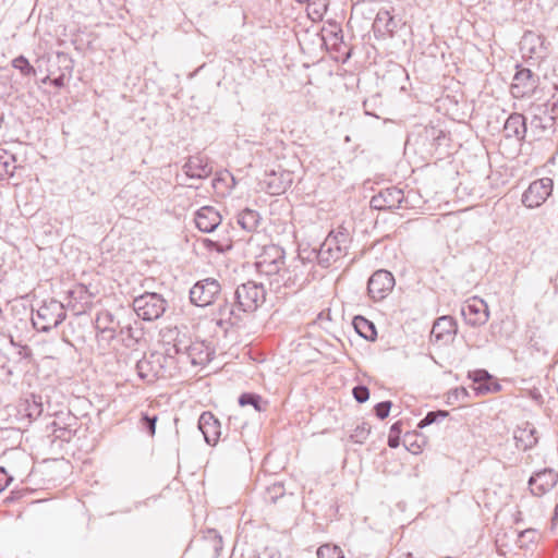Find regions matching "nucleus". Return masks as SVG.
I'll return each mask as SVG.
<instances>
[{"label": "nucleus", "mask_w": 558, "mask_h": 558, "mask_svg": "<svg viewBox=\"0 0 558 558\" xmlns=\"http://www.w3.org/2000/svg\"><path fill=\"white\" fill-rule=\"evenodd\" d=\"M554 182L550 178L533 181L522 195V204L527 208L539 207L551 195Z\"/></svg>", "instance_id": "nucleus-9"}, {"label": "nucleus", "mask_w": 558, "mask_h": 558, "mask_svg": "<svg viewBox=\"0 0 558 558\" xmlns=\"http://www.w3.org/2000/svg\"><path fill=\"white\" fill-rule=\"evenodd\" d=\"M553 520H558V502L556 504L555 509H554Z\"/></svg>", "instance_id": "nucleus-51"}, {"label": "nucleus", "mask_w": 558, "mask_h": 558, "mask_svg": "<svg viewBox=\"0 0 558 558\" xmlns=\"http://www.w3.org/2000/svg\"><path fill=\"white\" fill-rule=\"evenodd\" d=\"M143 337V329L137 320L123 319L118 328V337L122 344L126 348H134Z\"/></svg>", "instance_id": "nucleus-20"}, {"label": "nucleus", "mask_w": 558, "mask_h": 558, "mask_svg": "<svg viewBox=\"0 0 558 558\" xmlns=\"http://www.w3.org/2000/svg\"><path fill=\"white\" fill-rule=\"evenodd\" d=\"M242 314L244 313L242 310L238 308V304L234 300L233 302L225 300V302L219 305L217 311V325L220 327L235 326L242 320Z\"/></svg>", "instance_id": "nucleus-23"}, {"label": "nucleus", "mask_w": 558, "mask_h": 558, "mask_svg": "<svg viewBox=\"0 0 558 558\" xmlns=\"http://www.w3.org/2000/svg\"><path fill=\"white\" fill-rule=\"evenodd\" d=\"M391 401H383L374 407L375 414L378 418L384 420L389 415L391 409Z\"/></svg>", "instance_id": "nucleus-45"}, {"label": "nucleus", "mask_w": 558, "mask_h": 558, "mask_svg": "<svg viewBox=\"0 0 558 558\" xmlns=\"http://www.w3.org/2000/svg\"><path fill=\"white\" fill-rule=\"evenodd\" d=\"M402 423L400 421L393 423L390 427L388 436V446L390 448H397L400 444V434L402 432Z\"/></svg>", "instance_id": "nucleus-42"}, {"label": "nucleus", "mask_w": 558, "mask_h": 558, "mask_svg": "<svg viewBox=\"0 0 558 558\" xmlns=\"http://www.w3.org/2000/svg\"><path fill=\"white\" fill-rule=\"evenodd\" d=\"M558 482V473L553 469H544L534 473L529 480L531 493L535 496H543L550 492Z\"/></svg>", "instance_id": "nucleus-16"}, {"label": "nucleus", "mask_w": 558, "mask_h": 558, "mask_svg": "<svg viewBox=\"0 0 558 558\" xmlns=\"http://www.w3.org/2000/svg\"><path fill=\"white\" fill-rule=\"evenodd\" d=\"M395 286V279L391 272L385 269L375 271L367 282V290L374 300L384 299Z\"/></svg>", "instance_id": "nucleus-15"}, {"label": "nucleus", "mask_w": 558, "mask_h": 558, "mask_svg": "<svg viewBox=\"0 0 558 558\" xmlns=\"http://www.w3.org/2000/svg\"><path fill=\"white\" fill-rule=\"evenodd\" d=\"M555 124L554 117L543 112V114H535L531 120V128L537 132L538 136H542L545 132L553 130Z\"/></svg>", "instance_id": "nucleus-31"}, {"label": "nucleus", "mask_w": 558, "mask_h": 558, "mask_svg": "<svg viewBox=\"0 0 558 558\" xmlns=\"http://www.w3.org/2000/svg\"><path fill=\"white\" fill-rule=\"evenodd\" d=\"M473 381L480 386V384H487L492 380L490 374L485 369H477L473 373Z\"/></svg>", "instance_id": "nucleus-47"}, {"label": "nucleus", "mask_w": 558, "mask_h": 558, "mask_svg": "<svg viewBox=\"0 0 558 558\" xmlns=\"http://www.w3.org/2000/svg\"><path fill=\"white\" fill-rule=\"evenodd\" d=\"M514 439L517 448L526 451L537 444V430L533 424L525 422L514 430Z\"/></svg>", "instance_id": "nucleus-24"}, {"label": "nucleus", "mask_w": 558, "mask_h": 558, "mask_svg": "<svg viewBox=\"0 0 558 558\" xmlns=\"http://www.w3.org/2000/svg\"><path fill=\"white\" fill-rule=\"evenodd\" d=\"M458 331L457 320L449 315L437 318L433 325L430 338L435 342L447 343Z\"/></svg>", "instance_id": "nucleus-18"}, {"label": "nucleus", "mask_w": 558, "mask_h": 558, "mask_svg": "<svg viewBox=\"0 0 558 558\" xmlns=\"http://www.w3.org/2000/svg\"><path fill=\"white\" fill-rule=\"evenodd\" d=\"M65 317L64 305L54 299H50L44 301L35 313L32 312L31 320L37 331L48 332L57 328Z\"/></svg>", "instance_id": "nucleus-4"}, {"label": "nucleus", "mask_w": 558, "mask_h": 558, "mask_svg": "<svg viewBox=\"0 0 558 558\" xmlns=\"http://www.w3.org/2000/svg\"><path fill=\"white\" fill-rule=\"evenodd\" d=\"M12 66L21 72L24 76L36 75L35 68L28 62L24 56H19L12 60Z\"/></svg>", "instance_id": "nucleus-35"}, {"label": "nucleus", "mask_w": 558, "mask_h": 558, "mask_svg": "<svg viewBox=\"0 0 558 558\" xmlns=\"http://www.w3.org/2000/svg\"><path fill=\"white\" fill-rule=\"evenodd\" d=\"M500 389H501V386L498 383L493 381V379L490 381H488L487 384H480V386L475 387L477 395H484V393H488V392H497Z\"/></svg>", "instance_id": "nucleus-44"}, {"label": "nucleus", "mask_w": 558, "mask_h": 558, "mask_svg": "<svg viewBox=\"0 0 558 558\" xmlns=\"http://www.w3.org/2000/svg\"><path fill=\"white\" fill-rule=\"evenodd\" d=\"M221 292V286L214 278L197 281L190 290V300L196 306L210 305Z\"/></svg>", "instance_id": "nucleus-8"}, {"label": "nucleus", "mask_w": 558, "mask_h": 558, "mask_svg": "<svg viewBox=\"0 0 558 558\" xmlns=\"http://www.w3.org/2000/svg\"><path fill=\"white\" fill-rule=\"evenodd\" d=\"M352 393H353L354 399L359 403H363V402L367 401L369 398V390L366 386H362V385L355 386L352 390Z\"/></svg>", "instance_id": "nucleus-46"}, {"label": "nucleus", "mask_w": 558, "mask_h": 558, "mask_svg": "<svg viewBox=\"0 0 558 558\" xmlns=\"http://www.w3.org/2000/svg\"><path fill=\"white\" fill-rule=\"evenodd\" d=\"M461 393L466 395V390L464 388H462Z\"/></svg>", "instance_id": "nucleus-53"}, {"label": "nucleus", "mask_w": 558, "mask_h": 558, "mask_svg": "<svg viewBox=\"0 0 558 558\" xmlns=\"http://www.w3.org/2000/svg\"><path fill=\"white\" fill-rule=\"evenodd\" d=\"M235 180L228 170L218 172L213 180V186L216 190H222V187L232 189Z\"/></svg>", "instance_id": "nucleus-33"}, {"label": "nucleus", "mask_w": 558, "mask_h": 558, "mask_svg": "<svg viewBox=\"0 0 558 558\" xmlns=\"http://www.w3.org/2000/svg\"><path fill=\"white\" fill-rule=\"evenodd\" d=\"M203 245L209 251H216L218 253H226L232 248V241L230 239H223L221 241H215L213 239H204Z\"/></svg>", "instance_id": "nucleus-34"}, {"label": "nucleus", "mask_w": 558, "mask_h": 558, "mask_svg": "<svg viewBox=\"0 0 558 558\" xmlns=\"http://www.w3.org/2000/svg\"><path fill=\"white\" fill-rule=\"evenodd\" d=\"M135 368L138 377L148 384L158 378L173 377L178 373L175 356L170 347L166 349L165 353L154 351L145 354L137 361Z\"/></svg>", "instance_id": "nucleus-2"}, {"label": "nucleus", "mask_w": 558, "mask_h": 558, "mask_svg": "<svg viewBox=\"0 0 558 558\" xmlns=\"http://www.w3.org/2000/svg\"><path fill=\"white\" fill-rule=\"evenodd\" d=\"M534 535H535V530H533V529H526V530L520 532V534H519L520 537L527 538L530 541L533 539Z\"/></svg>", "instance_id": "nucleus-49"}, {"label": "nucleus", "mask_w": 558, "mask_h": 558, "mask_svg": "<svg viewBox=\"0 0 558 558\" xmlns=\"http://www.w3.org/2000/svg\"><path fill=\"white\" fill-rule=\"evenodd\" d=\"M52 435L56 439H60L62 441H70L74 435L73 430L69 427L59 425L58 422L53 421L51 423Z\"/></svg>", "instance_id": "nucleus-40"}, {"label": "nucleus", "mask_w": 558, "mask_h": 558, "mask_svg": "<svg viewBox=\"0 0 558 558\" xmlns=\"http://www.w3.org/2000/svg\"><path fill=\"white\" fill-rule=\"evenodd\" d=\"M183 171L191 179H205L211 174L213 168L205 156L195 155L184 163Z\"/></svg>", "instance_id": "nucleus-22"}, {"label": "nucleus", "mask_w": 558, "mask_h": 558, "mask_svg": "<svg viewBox=\"0 0 558 558\" xmlns=\"http://www.w3.org/2000/svg\"><path fill=\"white\" fill-rule=\"evenodd\" d=\"M198 428L208 445L214 446L217 444L221 434L220 422L211 412H204L201 414L198 420Z\"/></svg>", "instance_id": "nucleus-21"}, {"label": "nucleus", "mask_w": 558, "mask_h": 558, "mask_svg": "<svg viewBox=\"0 0 558 558\" xmlns=\"http://www.w3.org/2000/svg\"><path fill=\"white\" fill-rule=\"evenodd\" d=\"M371 433V425L366 422H363L362 424L357 425L352 434L350 435V438L355 444H364L367 439L368 435Z\"/></svg>", "instance_id": "nucleus-38"}, {"label": "nucleus", "mask_w": 558, "mask_h": 558, "mask_svg": "<svg viewBox=\"0 0 558 558\" xmlns=\"http://www.w3.org/2000/svg\"><path fill=\"white\" fill-rule=\"evenodd\" d=\"M265 299L266 290L264 286L254 281L240 284L233 293V300L243 313L255 312L265 302Z\"/></svg>", "instance_id": "nucleus-6"}, {"label": "nucleus", "mask_w": 558, "mask_h": 558, "mask_svg": "<svg viewBox=\"0 0 558 558\" xmlns=\"http://www.w3.org/2000/svg\"><path fill=\"white\" fill-rule=\"evenodd\" d=\"M157 415H148L147 413H142V417L140 420V426L143 430H146L149 436H154L156 433V423Z\"/></svg>", "instance_id": "nucleus-41"}, {"label": "nucleus", "mask_w": 558, "mask_h": 558, "mask_svg": "<svg viewBox=\"0 0 558 558\" xmlns=\"http://www.w3.org/2000/svg\"><path fill=\"white\" fill-rule=\"evenodd\" d=\"M57 60H58V63L62 66L63 72L60 75H58L57 77L52 78L50 81V84H52L57 88H61L65 84L66 74L69 76H71V73L73 70V61L69 57V54H66L64 52H58Z\"/></svg>", "instance_id": "nucleus-27"}, {"label": "nucleus", "mask_w": 558, "mask_h": 558, "mask_svg": "<svg viewBox=\"0 0 558 558\" xmlns=\"http://www.w3.org/2000/svg\"><path fill=\"white\" fill-rule=\"evenodd\" d=\"M168 307L167 300L159 293L145 292L133 300V310L143 320L160 318Z\"/></svg>", "instance_id": "nucleus-5"}, {"label": "nucleus", "mask_w": 558, "mask_h": 558, "mask_svg": "<svg viewBox=\"0 0 558 558\" xmlns=\"http://www.w3.org/2000/svg\"><path fill=\"white\" fill-rule=\"evenodd\" d=\"M403 202V190L397 186H389L371 198V206L378 210L396 209L400 208Z\"/></svg>", "instance_id": "nucleus-13"}, {"label": "nucleus", "mask_w": 558, "mask_h": 558, "mask_svg": "<svg viewBox=\"0 0 558 558\" xmlns=\"http://www.w3.org/2000/svg\"><path fill=\"white\" fill-rule=\"evenodd\" d=\"M121 320L122 318L108 310H102L97 313L94 325L96 329V340L99 347L106 349L117 339Z\"/></svg>", "instance_id": "nucleus-7"}, {"label": "nucleus", "mask_w": 558, "mask_h": 558, "mask_svg": "<svg viewBox=\"0 0 558 558\" xmlns=\"http://www.w3.org/2000/svg\"><path fill=\"white\" fill-rule=\"evenodd\" d=\"M221 220V215L213 206L201 207L194 217L196 228L204 233L215 231L220 226Z\"/></svg>", "instance_id": "nucleus-17"}, {"label": "nucleus", "mask_w": 558, "mask_h": 558, "mask_svg": "<svg viewBox=\"0 0 558 558\" xmlns=\"http://www.w3.org/2000/svg\"><path fill=\"white\" fill-rule=\"evenodd\" d=\"M236 221L243 230L247 232H253L259 226L260 215L256 210L245 208L244 210L239 213Z\"/></svg>", "instance_id": "nucleus-26"}, {"label": "nucleus", "mask_w": 558, "mask_h": 558, "mask_svg": "<svg viewBox=\"0 0 558 558\" xmlns=\"http://www.w3.org/2000/svg\"><path fill=\"white\" fill-rule=\"evenodd\" d=\"M318 558H344L342 549L336 545H322L317 549Z\"/></svg>", "instance_id": "nucleus-37"}, {"label": "nucleus", "mask_w": 558, "mask_h": 558, "mask_svg": "<svg viewBox=\"0 0 558 558\" xmlns=\"http://www.w3.org/2000/svg\"><path fill=\"white\" fill-rule=\"evenodd\" d=\"M283 264L284 262L282 256L270 259L264 255L256 262V269L260 275L268 277L271 284L279 287L281 286V279H283L286 274L290 272L282 267Z\"/></svg>", "instance_id": "nucleus-14"}, {"label": "nucleus", "mask_w": 558, "mask_h": 558, "mask_svg": "<svg viewBox=\"0 0 558 558\" xmlns=\"http://www.w3.org/2000/svg\"><path fill=\"white\" fill-rule=\"evenodd\" d=\"M537 84L538 76L530 69L519 68L512 80L511 94L514 98L530 96L536 89Z\"/></svg>", "instance_id": "nucleus-12"}, {"label": "nucleus", "mask_w": 558, "mask_h": 558, "mask_svg": "<svg viewBox=\"0 0 558 558\" xmlns=\"http://www.w3.org/2000/svg\"><path fill=\"white\" fill-rule=\"evenodd\" d=\"M51 78L49 75H47L45 78H43V83L46 84V83H50Z\"/></svg>", "instance_id": "nucleus-52"}, {"label": "nucleus", "mask_w": 558, "mask_h": 558, "mask_svg": "<svg viewBox=\"0 0 558 558\" xmlns=\"http://www.w3.org/2000/svg\"><path fill=\"white\" fill-rule=\"evenodd\" d=\"M526 133L525 118L521 113L510 114L504 124V134L506 138H515L522 141Z\"/></svg>", "instance_id": "nucleus-25"}, {"label": "nucleus", "mask_w": 558, "mask_h": 558, "mask_svg": "<svg viewBox=\"0 0 558 558\" xmlns=\"http://www.w3.org/2000/svg\"><path fill=\"white\" fill-rule=\"evenodd\" d=\"M363 106H364V109H365V113H366V114L374 116V117L378 118V116H376V114L372 113V112L368 110V102H367V101H364Z\"/></svg>", "instance_id": "nucleus-50"}, {"label": "nucleus", "mask_w": 558, "mask_h": 558, "mask_svg": "<svg viewBox=\"0 0 558 558\" xmlns=\"http://www.w3.org/2000/svg\"><path fill=\"white\" fill-rule=\"evenodd\" d=\"M16 159L7 149L0 148V179L12 177L16 169Z\"/></svg>", "instance_id": "nucleus-30"}, {"label": "nucleus", "mask_w": 558, "mask_h": 558, "mask_svg": "<svg viewBox=\"0 0 558 558\" xmlns=\"http://www.w3.org/2000/svg\"><path fill=\"white\" fill-rule=\"evenodd\" d=\"M239 404L241 407L252 405L255 411L264 412L267 410L268 402L263 400V398L254 392H244L239 397Z\"/></svg>", "instance_id": "nucleus-32"}, {"label": "nucleus", "mask_w": 558, "mask_h": 558, "mask_svg": "<svg viewBox=\"0 0 558 558\" xmlns=\"http://www.w3.org/2000/svg\"><path fill=\"white\" fill-rule=\"evenodd\" d=\"M461 315L472 327L485 325L489 318L488 305L484 300L473 298L462 306Z\"/></svg>", "instance_id": "nucleus-11"}, {"label": "nucleus", "mask_w": 558, "mask_h": 558, "mask_svg": "<svg viewBox=\"0 0 558 558\" xmlns=\"http://www.w3.org/2000/svg\"><path fill=\"white\" fill-rule=\"evenodd\" d=\"M293 182V173L287 170H271L265 173L260 182L262 189L270 195L284 193Z\"/></svg>", "instance_id": "nucleus-10"}, {"label": "nucleus", "mask_w": 558, "mask_h": 558, "mask_svg": "<svg viewBox=\"0 0 558 558\" xmlns=\"http://www.w3.org/2000/svg\"><path fill=\"white\" fill-rule=\"evenodd\" d=\"M11 480L4 468H0V493L9 485Z\"/></svg>", "instance_id": "nucleus-48"}, {"label": "nucleus", "mask_w": 558, "mask_h": 558, "mask_svg": "<svg viewBox=\"0 0 558 558\" xmlns=\"http://www.w3.org/2000/svg\"><path fill=\"white\" fill-rule=\"evenodd\" d=\"M355 331L366 340H375L377 331L375 325L363 316H355L353 319Z\"/></svg>", "instance_id": "nucleus-29"}, {"label": "nucleus", "mask_w": 558, "mask_h": 558, "mask_svg": "<svg viewBox=\"0 0 558 558\" xmlns=\"http://www.w3.org/2000/svg\"><path fill=\"white\" fill-rule=\"evenodd\" d=\"M449 415V412L448 411H445V410H438V411H430L428 412L424 418H422L420 421V423L417 424V427L418 428H424L428 425H432L434 423H437V422H440L442 421L444 418H446L447 416Z\"/></svg>", "instance_id": "nucleus-36"}, {"label": "nucleus", "mask_w": 558, "mask_h": 558, "mask_svg": "<svg viewBox=\"0 0 558 558\" xmlns=\"http://www.w3.org/2000/svg\"><path fill=\"white\" fill-rule=\"evenodd\" d=\"M304 267V264H298L293 266L292 269L286 268L289 274H286L283 279H281V286H284L287 288H300L305 282L304 272L302 268Z\"/></svg>", "instance_id": "nucleus-28"}, {"label": "nucleus", "mask_w": 558, "mask_h": 558, "mask_svg": "<svg viewBox=\"0 0 558 558\" xmlns=\"http://www.w3.org/2000/svg\"><path fill=\"white\" fill-rule=\"evenodd\" d=\"M27 416L29 418H37L41 415L44 408L40 396L32 395V402L27 401Z\"/></svg>", "instance_id": "nucleus-39"}, {"label": "nucleus", "mask_w": 558, "mask_h": 558, "mask_svg": "<svg viewBox=\"0 0 558 558\" xmlns=\"http://www.w3.org/2000/svg\"><path fill=\"white\" fill-rule=\"evenodd\" d=\"M172 354L175 356V365L178 372L192 366H205L211 360L215 351L204 340H192L187 332L175 328V337L170 347Z\"/></svg>", "instance_id": "nucleus-1"}, {"label": "nucleus", "mask_w": 558, "mask_h": 558, "mask_svg": "<svg viewBox=\"0 0 558 558\" xmlns=\"http://www.w3.org/2000/svg\"><path fill=\"white\" fill-rule=\"evenodd\" d=\"M283 485L281 483H274L267 488V495L265 498L270 501H276L279 497L283 496Z\"/></svg>", "instance_id": "nucleus-43"}, {"label": "nucleus", "mask_w": 558, "mask_h": 558, "mask_svg": "<svg viewBox=\"0 0 558 558\" xmlns=\"http://www.w3.org/2000/svg\"><path fill=\"white\" fill-rule=\"evenodd\" d=\"M351 234L342 226L331 230L316 252L318 264L325 268L344 257L351 245Z\"/></svg>", "instance_id": "nucleus-3"}, {"label": "nucleus", "mask_w": 558, "mask_h": 558, "mask_svg": "<svg viewBox=\"0 0 558 558\" xmlns=\"http://www.w3.org/2000/svg\"><path fill=\"white\" fill-rule=\"evenodd\" d=\"M93 298V293L85 286L78 284L69 291V306L75 315H81L92 307Z\"/></svg>", "instance_id": "nucleus-19"}]
</instances>
